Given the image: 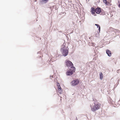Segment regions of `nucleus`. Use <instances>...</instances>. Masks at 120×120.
Segmentation results:
<instances>
[{"label": "nucleus", "mask_w": 120, "mask_h": 120, "mask_svg": "<svg viewBox=\"0 0 120 120\" xmlns=\"http://www.w3.org/2000/svg\"><path fill=\"white\" fill-rule=\"evenodd\" d=\"M60 100H61V99H60Z\"/></svg>", "instance_id": "nucleus-17"}, {"label": "nucleus", "mask_w": 120, "mask_h": 120, "mask_svg": "<svg viewBox=\"0 0 120 120\" xmlns=\"http://www.w3.org/2000/svg\"><path fill=\"white\" fill-rule=\"evenodd\" d=\"M106 53L109 56H111V52L109 49H107L106 50Z\"/></svg>", "instance_id": "nucleus-9"}, {"label": "nucleus", "mask_w": 120, "mask_h": 120, "mask_svg": "<svg viewBox=\"0 0 120 120\" xmlns=\"http://www.w3.org/2000/svg\"><path fill=\"white\" fill-rule=\"evenodd\" d=\"M95 25H96V26H97L98 28H98H99L98 30H99V32H100V25L98 24H95Z\"/></svg>", "instance_id": "nucleus-11"}, {"label": "nucleus", "mask_w": 120, "mask_h": 120, "mask_svg": "<svg viewBox=\"0 0 120 120\" xmlns=\"http://www.w3.org/2000/svg\"><path fill=\"white\" fill-rule=\"evenodd\" d=\"M100 78L101 80H102L103 78V75L101 72L100 74Z\"/></svg>", "instance_id": "nucleus-10"}, {"label": "nucleus", "mask_w": 120, "mask_h": 120, "mask_svg": "<svg viewBox=\"0 0 120 120\" xmlns=\"http://www.w3.org/2000/svg\"><path fill=\"white\" fill-rule=\"evenodd\" d=\"M58 90V92L59 93H60V94L62 92V90L61 89H60L59 90Z\"/></svg>", "instance_id": "nucleus-12"}, {"label": "nucleus", "mask_w": 120, "mask_h": 120, "mask_svg": "<svg viewBox=\"0 0 120 120\" xmlns=\"http://www.w3.org/2000/svg\"><path fill=\"white\" fill-rule=\"evenodd\" d=\"M103 1L104 3H105L106 5L108 6H110L112 5L111 3V2H109L107 1V0H103Z\"/></svg>", "instance_id": "nucleus-8"}, {"label": "nucleus", "mask_w": 120, "mask_h": 120, "mask_svg": "<svg viewBox=\"0 0 120 120\" xmlns=\"http://www.w3.org/2000/svg\"><path fill=\"white\" fill-rule=\"evenodd\" d=\"M57 86L58 87L59 86H60L58 82H57Z\"/></svg>", "instance_id": "nucleus-14"}, {"label": "nucleus", "mask_w": 120, "mask_h": 120, "mask_svg": "<svg viewBox=\"0 0 120 120\" xmlns=\"http://www.w3.org/2000/svg\"><path fill=\"white\" fill-rule=\"evenodd\" d=\"M119 6L120 8V4H119Z\"/></svg>", "instance_id": "nucleus-16"}, {"label": "nucleus", "mask_w": 120, "mask_h": 120, "mask_svg": "<svg viewBox=\"0 0 120 120\" xmlns=\"http://www.w3.org/2000/svg\"><path fill=\"white\" fill-rule=\"evenodd\" d=\"M65 64L66 65L68 68L74 67L73 66V64L72 62L68 60L67 59L66 60L65 62Z\"/></svg>", "instance_id": "nucleus-3"}, {"label": "nucleus", "mask_w": 120, "mask_h": 120, "mask_svg": "<svg viewBox=\"0 0 120 120\" xmlns=\"http://www.w3.org/2000/svg\"><path fill=\"white\" fill-rule=\"evenodd\" d=\"M69 49H64L62 51V54L65 56H67L68 53Z\"/></svg>", "instance_id": "nucleus-5"}, {"label": "nucleus", "mask_w": 120, "mask_h": 120, "mask_svg": "<svg viewBox=\"0 0 120 120\" xmlns=\"http://www.w3.org/2000/svg\"><path fill=\"white\" fill-rule=\"evenodd\" d=\"M75 67H71L70 70L67 71L66 72V74L68 75H71L75 71Z\"/></svg>", "instance_id": "nucleus-2"}, {"label": "nucleus", "mask_w": 120, "mask_h": 120, "mask_svg": "<svg viewBox=\"0 0 120 120\" xmlns=\"http://www.w3.org/2000/svg\"><path fill=\"white\" fill-rule=\"evenodd\" d=\"M37 1V0H34V2H36Z\"/></svg>", "instance_id": "nucleus-15"}, {"label": "nucleus", "mask_w": 120, "mask_h": 120, "mask_svg": "<svg viewBox=\"0 0 120 120\" xmlns=\"http://www.w3.org/2000/svg\"><path fill=\"white\" fill-rule=\"evenodd\" d=\"M95 11L97 14H99L101 12V8H96Z\"/></svg>", "instance_id": "nucleus-7"}, {"label": "nucleus", "mask_w": 120, "mask_h": 120, "mask_svg": "<svg viewBox=\"0 0 120 120\" xmlns=\"http://www.w3.org/2000/svg\"><path fill=\"white\" fill-rule=\"evenodd\" d=\"M79 80L78 79H76L71 81V84L72 86H76L79 83Z\"/></svg>", "instance_id": "nucleus-4"}, {"label": "nucleus", "mask_w": 120, "mask_h": 120, "mask_svg": "<svg viewBox=\"0 0 120 120\" xmlns=\"http://www.w3.org/2000/svg\"><path fill=\"white\" fill-rule=\"evenodd\" d=\"M93 101L94 102V104L90 105L91 111L93 112H95L98 110L100 108L101 104L97 102V100L95 98H94Z\"/></svg>", "instance_id": "nucleus-1"}, {"label": "nucleus", "mask_w": 120, "mask_h": 120, "mask_svg": "<svg viewBox=\"0 0 120 120\" xmlns=\"http://www.w3.org/2000/svg\"><path fill=\"white\" fill-rule=\"evenodd\" d=\"M91 12V14L94 16H96V14L95 13V9L94 7H92L90 9Z\"/></svg>", "instance_id": "nucleus-6"}, {"label": "nucleus", "mask_w": 120, "mask_h": 120, "mask_svg": "<svg viewBox=\"0 0 120 120\" xmlns=\"http://www.w3.org/2000/svg\"><path fill=\"white\" fill-rule=\"evenodd\" d=\"M61 89L60 86H59L58 87V90Z\"/></svg>", "instance_id": "nucleus-13"}]
</instances>
